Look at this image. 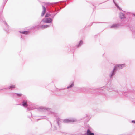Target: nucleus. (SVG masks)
I'll return each instance as SVG.
<instances>
[{"label":"nucleus","instance_id":"obj_1","mask_svg":"<svg viewBox=\"0 0 135 135\" xmlns=\"http://www.w3.org/2000/svg\"><path fill=\"white\" fill-rule=\"evenodd\" d=\"M38 111L40 112H45L46 111H48V114L49 115H53L54 116H56V114L52 111V109L51 108H47L46 107L41 106L38 108Z\"/></svg>","mask_w":135,"mask_h":135},{"label":"nucleus","instance_id":"obj_2","mask_svg":"<svg viewBox=\"0 0 135 135\" xmlns=\"http://www.w3.org/2000/svg\"><path fill=\"white\" fill-rule=\"evenodd\" d=\"M60 119L59 118H57L56 120H54V122L53 126H52L51 123L50 122L53 130H55L60 128L61 125L60 123Z\"/></svg>","mask_w":135,"mask_h":135},{"label":"nucleus","instance_id":"obj_3","mask_svg":"<svg viewBox=\"0 0 135 135\" xmlns=\"http://www.w3.org/2000/svg\"><path fill=\"white\" fill-rule=\"evenodd\" d=\"M126 66V65L124 64H116L114 66L113 69L116 71H117L119 70L122 69Z\"/></svg>","mask_w":135,"mask_h":135},{"label":"nucleus","instance_id":"obj_4","mask_svg":"<svg viewBox=\"0 0 135 135\" xmlns=\"http://www.w3.org/2000/svg\"><path fill=\"white\" fill-rule=\"evenodd\" d=\"M126 66V65L124 64H116L114 66L113 69L116 71H117L119 70L122 69Z\"/></svg>","mask_w":135,"mask_h":135},{"label":"nucleus","instance_id":"obj_5","mask_svg":"<svg viewBox=\"0 0 135 135\" xmlns=\"http://www.w3.org/2000/svg\"><path fill=\"white\" fill-rule=\"evenodd\" d=\"M76 119L74 118H72L70 119H65L63 120L64 123H68L71 122H76Z\"/></svg>","mask_w":135,"mask_h":135},{"label":"nucleus","instance_id":"obj_6","mask_svg":"<svg viewBox=\"0 0 135 135\" xmlns=\"http://www.w3.org/2000/svg\"><path fill=\"white\" fill-rule=\"evenodd\" d=\"M107 89L108 90L109 92H111L112 91L116 92L117 91L114 88V86L113 85L111 84L107 86Z\"/></svg>","mask_w":135,"mask_h":135},{"label":"nucleus","instance_id":"obj_7","mask_svg":"<svg viewBox=\"0 0 135 135\" xmlns=\"http://www.w3.org/2000/svg\"><path fill=\"white\" fill-rule=\"evenodd\" d=\"M52 21V19L50 18H48L46 19L44 18L42 20L41 22L46 23H51Z\"/></svg>","mask_w":135,"mask_h":135},{"label":"nucleus","instance_id":"obj_8","mask_svg":"<svg viewBox=\"0 0 135 135\" xmlns=\"http://www.w3.org/2000/svg\"><path fill=\"white\" fill-rule=\"evenodd\" d=\"M116 71L113 69L111 71L109 74V76L110 78H113L115 75Z\"/></svg>","mask_w":135,"mask_h":135},{"label":"nucleus","instance_id":"obj_9","mask_svg":"<svg viewBox=\"0 0 135 135\" xmlns=\"http://www.w3.org/2000/svg\"><path fill=\"white\" fill-rule=\"evenodd\" d=\"M49 27V26L47 25H38L37 26V28L39 29L41 28L42 29H44L47 28Z\"/></svg>","mask_w":135,"mask_h":135},{"label":"nucleus","instance_id":"obj_10","mask_svg":"<svg viewBox=\"0 0 135 135\" xmlns=\"http://www.w3.org/2000/svg\"><path fill=\"white\" fill-rule=\"evenodd\" d=\"M4 30L7 32H8L9 31V26L6 23V22L4 21Z\"/></svg>","mask_w":135,"mask_h":135},{"label":"nucleus","instance_id":"obj_11","mask_svg":"<svg viewBox=\"0 0 135 135\" xmlns=\"http://www.w3.org/2000/svg\"><path fill=\"white\" fill-rule=\"evenodd\" d=\"M28 101L26 100H22V105L24 107H27L28 106Z\"/></svg>","mask_w":135,"mask_h":135},{"label":"nucleus","instance_id":"obj_12","mask_svg":"<svg viewBox=\"0 0 135 135\" xmlns=\"http://www.w3.org/2000/svg\"><path fill=\"white\" fill-rule=\"evenodd\" d=\"M121 26V25L120 23L114 24L112 25L110 28H116Z\"/></svg>","mask_w":135,"mask_h":135},{"label":"nucleus","instance_id":"obj_13","mask_svg":"<svg viewBox=\"0 0 135 135\" xmlns=\"http://www.w3.org/2000/svg\"><path fill=\"white\" fill-rule=\"evenodd\" d=\"M42 12L41 14V16L43 17L44 15L45 14L46 11V8L43 5H42Z\"/></svg>","mask_w":135,"mask_h":135},{"label":"nucleus","instance_id":"obj_14","mask_svg":"<svg viewBox=\"0 0 135 135\" xmlns=\"http://www.w3.org/2000/svg\"><path fill=\"white\" fill-rule=\"evenodd\" d=\"M120 18L121 19H124L126 18L125 15L123 13H120L119 14Z\"/></svg>","mask_w":135,"mask_h":135},{"label":"nucleus","instance_id":"obj_15","mask_svg":"<svg viewBox=\"0 0 135 135\" xmlns=\"http://www.w3.org/2000/svg\"><path fill=\"white\" fill-rule=\"evenodd\" d=\"M74 82H72L71 84H69V86L66 89H69V88H72L74 86Z\"/></svg>","mask_w":135,"mask_h":135},{"label":"nucleus","instance_id":"obj_16","mask_svg":"<svg viewBox=\"0 0 135 135\" xmlns=\"http://www.w3.org/2000/svg\"><path fill=\"white\" fill-rule=\"evenodd\" d=\"M19 32L20 33H21L25 34V35H27L28 34V33L29 32L28 31H19Z\"/></svg>","mask_w":135,"mask_h":135},{"label":"nucleus","instance_id":"obj_17","mask_svg":"<svg viewBox=\"0 0 135 135\" xmlns=\"http://www.w3.org/2000/svg\"><path fill=\"white\" fill-rule=\"evenodd\" d=\"M83 44V41L82 40H80L78 44L76 45V47L79 48Z\"/></svg>","mask_w":135,"mask_h":135},{"label":"nucleus","instance_id":"obj_18","mask_svg":"<svg viewBox=\"0 0 135 135\" xmlns=\"http://www.w3.org/2000/svg\"><path fill=\"white\" fill-rule=\"evenodd\" d=\"M86 133L88 135H94V133H92L89 129L87 130Z\"/></svg>","mask_w":135,"mask_h":135},{"label":"nucleus","instance_id":"obj_19","mask_svg":"<svg viewBox=\"0 0 135 135\" xmlns=\"http://www.w3.org/2000/svg\"><path fill=\"white\" fill-rule=\"evenodd\" d=\"M113 1L114 3V4H115V5L117 7V8H118L119 10H122L121 8H120L118 5L114 1V0H113Z\"/></svg>","mask_w":135,"mask_h":135},{"label":"nucleus","instance_id":"obj_20","mask_svg":"<svg viewBox=\"0 0 135 135\" xmlns=\"http://www.w3.org/2000/svg\"><path fill=\"white\" fill-rule=\"evenodd\" d=\"M15 85H11L9 87H8V88L12 89H13L15 88Z\"/></svg>","mask_w":135,"mask_h":135},{"label":"nucleus","instance_id":"obj_21","mask_svg":"<svg viewBox=\"0 0 135 135\" xmlns=\"http://www.w3.org/2000/svg\"><path fill=\"white\" fill-rule=\"evenodd\" d=\"M10 95L12 97H15L16 96V93H10Z\"/></svg>","mask_w":135,"mask_h":135},{"label":"nucleus","instance_id":"obj_22","mask_svg":"<svg viewBox=\"0 0 135 135\" xmlns=\"http://www.w3.org/2000/svg\"><path fill=\"white\" fill-rule=\"evenodd\" d=\"M51 15V14L48 13H47L46 14L45 17H47L50 16Z\"/></svg>","mask_w":135,"mask_h":135},{"label":"nucleus","instance_id":"obj_23","mask_svg":"<svg viewBox=\"0 0 135 135\" xmlns=\"http://www.w3.org/2000/svg\"><path fill=\"white\" fill-rule=\"evenodd\" d=\"M16 96H17L18 97H21L22 95V94L21 93H16Z\"/></svg>","mask_w":135,"mask_h":135},{"label":"nucleus","instance_id":"obj_24","mask_svg":"<svg viewBox=\"0 0 135 135\" xmlns=\"http://www.w3.org/2000/svg\"><path fill=\"white\" fill-rule=\"evenodd\" d=\"M46 118V116H43L41 118L39 119L38 120H40V119H45Z\"/></svg>","mask_w":135,"mask_h":135},{"label":"nucleus","instance_id":"obj_25","mask_svg":"<svg viewBox=\"0 0 135 135\" xmlns=\"http://www.w3.org/2000/svg\"><path fill=\"white\" fill-rule=\"evenodd\" d=\"M80 89H81V91H83V90H85V88L84 87V88H79Z\"/></svg>","mask_w":135,"mask_h":135},{"label":"nucleus","instance_id":"obj_26","mask_svg":"<svg viewBox=\"0 0 135 135\" xmlns=\"http://www.w3.org/2000/svg\"><path fill=\"white\" fill-rule=\"evenodd\" d=\"M27 109H28V110H31L33 109H34L35 108H30L29 109L28 108H27Z\"/></svg>","mask_w":135,"mask_h":135},{"label":"nucleus","instance_id":"obj_27","mask_svg":"<svg viewBox=\"0 0 135 135\" xmlns=\"http://www.w3.org/2000/svg\"><path fill=\"white\" fill-rule=\"evenodd\" d=\"M51 15L50 16H51V17L53 19V18H54V16H54V15H52V14H51Z\"/></svg>","mask_w":135,"mask_h":135},{"label":"nucleus","instance_id":"obj_28","mask_svg":"<svg viewBox=\"0 0 135 135\" xmlns=\"http://www.w3.org/2000/svg\"><path fill=\"white\" fill-rule=\"evenodd\" d=\"M101 88H100V89H96V90L98 91H100V90H102V89H101Z\"/></svg>","mask_w":135,"mask_h":135},{"label":"nucleus","instance_id":"obj_29","mask_svg":"<svg viewBox=\"0 0 135 135\" xmlns=\"http://www.w3.org/2000/svg\"><path fill=\"white\" fill-rule=\"evenodd\" d=\"M57 13H54V14H52L54 16H55L56 15V14H57Z\"/></svg>","mask_w":135,"mask_h":135},{"label":"nucleus","instance_id":"obj_30","mask_svg":"<svg viewBox=\"0 0 135 135\" xmlns=\"http://www.w3.org/2000/svg\"><path fill=\"white\" fill-rule=\"evenodd\" d=\"M132 122L133 123H135V120H132Z\"/></svg>","mask_w":135,"mask_h":135},{"label":"nucleus","instance_id":"obj_31","mask_svg":"<svg viewBox=\"0 0 135 135\" xmlns=\"http://www.w3.org/2000/svg\"><path fill=\"white\" fill-rule=\"evenodd\" d=\"M52 3H51V4H52ZM50 4L51 3H45V4Z\"/></svg>","mask_w":135,"mask_h":135},{"label":"nucleus","instance_id":"obj_32","mask_svg":"<svg viewBox=\"0 0 135 135\" xmlns=\"http://www.w3.org/2000/svg\"><path fill=\"white\" fill-rule=\"evenodd\" d=\"M7 0H3V1H5V4L6 3V2H7Z\"/></svg>","mask_w":135,"mask_h":135},{"label":"nucleus","instance_id":"obj_33","mask_svg":"<svg viewBox=\"0 0 135 135\" xmlns=\"http://www.w3.org/2000/svg\"><path fill=\"white\" fill-rule=\"evenodd\" d=\"M65 89V88H63V89H61L60 90H64Z\"/></svg>","mask_w":135,"mask_h":135},{"label":"nucleus","instance_id":"obj_34","mask_svg":"<svg viewBox=\"0 0 135 135\" xmlns=\"http://www.w3.org/2000/svg\"><path fill=\"white\" fill-rule=\"evenodd\" d=\"M83 135H88L87 133H85V134H83Z\"/></svg>","mask_w":135,"mask_h":135},{"label":"nucleus","instance_id":"obj_35","mask_svg":"<svg viewBox=\"0 0 135 135\" xmlns=\"http://www.w3.org/2000/svg\"><path fill=\"white\" fill-rule=\"evenodd\" d=\"M133 15L135 16V14H133Z\"/></svg>","mask_w":135,"mask_h":135}]
</instances>
